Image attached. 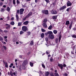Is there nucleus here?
Masks as SVG:
<instances>
[{
    "label": "nucleus",
    "mask_w": 76,
    "mask_h": 76,
    "mask_svg": "<svg viewBox=\"0 0 76 76\" xmlns=\"http://www.w3.org/2000/svg\"><path fill=\"white\" fill-rule=\"evenodd\" d=\"M3 61L4 64H5V65H6L7 64V62H6L4 61H3Z\"/></svg>",
    "instance_id": "33"
},
{
    "label": "nucleus",
    "mask_w": 76,
    "mask_h": 76,
    "mask_svg": "<svg viewBox=\"0 0 76 76\" xmlns=\"http://www.w3.org/2000/svg\"><path fill=\"white\" fill-rule=\"evenodd\" d=\"M22 68L23 69H26V67H25V66H23L22 67Z\"/></svg>",
    "instance_id": "51"
},
{
    "label": "nucleus",
    "mask_w": 76,
    "mask_h": 76,
    "mask_svg": "<svg viewBox=\"0 0 76 76\" xmlns=\"http://www.w3.org/2000/svg\"><path fill=\"white\" fill-rule=\"evenodd\" d=\"M72 24H71L69 27V29H71V28H72Z\"/></svg>",
    "instance_id": "42"
},
{
    "label": "nucleus",
    "mask_w": 76,
    "mask_h": 76,
    "mask_svg": "<svg viewBox=\"0 0 76 76\" xmlns=\"http://www.w3.org/2000/svg\"><path fill=\"white\" fill-rule=\"evenodd\" d=\"M28 18V17H27V16H26L23 19V20H26V18Z\"/></svg>",
    "instance_id": "38"
},
{
    "label": "nucleus",
    "mask_w": 76,
    "mask_h": 76,
    "mask_svg": "<svg viewBox=\"0 0 76 76\" xmlns=\"http://www.w3.org/2000/svg\"><path fill=\"white\" fill-rule=\"evenodd\" d=\"M72 38H76V35L75 34H73L72 35Z\"/></svg>",
    "instance_id": "28"
},
{
    "label": "nucleus",
    "mask_w": 76,
    "mask_h": 76,
    "mask_svg": "<svg viewBox=\"0 0 76 76\" xmlns=\"http://www.w3.org/2000/svg\"><path fill=\"white\" fill-rule=\"evenodd\" d=\"M3 39L2 38V37H0V41H1V42L3 43Z\"/></svg>",
    "instance_id": "21"
},
{
    "label": "nucleus",
    "mask_w": 76,
    "mask_h": 76,
    "mask_svg": "<svg viewBox=\"0 0 76 76\" xmlns=\"http://www.w3.org/2000/svg\"><path fill=\"white\" fill-rule=\"evenodd\" d=\"M3 61L4 64H5V65H6L7 64V62H6L4 61H3Z\"/></svg>",
    "instance_id": "32"
},
{
    "label": "nucleus",
    "mask_w": 76,
    "mask_h": 76,
    "mask_svg": "<svg viewBox=\"0 0 76 76\" xmlns=\"http://www.w3.org/2000/svg\"><path fill=\"white\" fill-rule=\"evenodd\" d=\"M28 64V61L27 60H25L23 62L22 66H25Z\"/></svg>",
    "instance_id": "3"
},
{
    "label": "nucleus",
    "mask_w": 76,
    "mask_h": 76,
    "mask_svg": "<svg viewBox=\"0 0 76 76\" xmlns=\"http://www.w3.org/2000/svg\"><path fill=\"white\" fill-rule=\"evenodd\" d=\"M17 4H20V1H19V0H17Z\"/></svg>",
    "instance_id": "37"
},
{
    "label": "nucleus",
    "mask_w": 76,
    "mask_h": 76,
    "mask_svg": "<svg viewBox=\"0 0 76 76\" xmlns=\"http://www.w3.org/2000/svg\"><path fill=\"white\" fill-rule=\"evenodd\" d=\"M48 34H49V35H52L53 34V32L51 31H49L48 32Z\"/></svg>",
    "instance_id": "16"
},
{
    "label": "nucleus",
    "mask_w": 76,
    "mask_h": 76,
    "mask_svg": "<svg viewBox=\"0 0 76 76\" xmlns=\"http://www.w3.org/2000/svg\"><path fill=\"white\" fill-rule=\"evenodd\" d=\"M42 66L43 68H45V65H44V64H42Z\"/></svg>",
    "instance_id": "47"
},
{
    "label": "nucleus",
    "mask_w": 76,
    "mask_h": 76,
    "mask_svg": "<svg viewBox=\"0 0 76 76\" xmlns=\"http://www.w3.org/2000/svg\"><path fill=\"white\" fill-rule=\"evenodd\" d=\"M58 66L59 67H61V70H63V65L62 64H58Z\"/></svg>",
    "instance_id": "8"
},
{
    "label": "nucleus",
    "mask_w": 76,
    "mask_h": 76,
    "mask_svg": "<svg viewBox=\"0 0 76 76\" xmlns=\"http://www.w3.org/2000/svg\"><path fill=\"white\" fill-rule=\"evenodd\" d=\"M50 60L51 62H52L53 61V59L52 58H51L50 59Z\"/></svg>",
    "instance_id": "64"
},
{
    "label": "nucleus",
    "mask_w": 76,
    "mask_h": 76,
    "mask_svg": "<svg viewBox=\"0 0 76 76\" xmlns=\"http://www.w3.org/2000/svg\"><path fill=\"white\" fill-rule=\"evenodd\" d=\"M48 29H50V30H51L52 29V26L50 25L49 26V28H48Z\"/></svg>",
    "instance_id": "27"
},
{
    "label": "nucleus",
    "mask_w": 76,
    "mask_h": 76,
    "mask_svg": "<svg viewBox=\"0 0 76 76\" xmlns=\"http://www.w3.org/2000/svg\"><path fill=\"white\" fill-rule=\"evenodd\" d=\"M30 65L31 67H33L34 66V63H32V62H30Z\"/></svg>",
    "instance_id": "22"
},
{
    "label": "nucleus",
    "mask_w": 76,
    "mask_h": 76,
    "mask_svg": "<svg viewBox=\"0 0 76 76\" xmlns=\"http://www.w3.org/2000/svg\"><path fill=\"white\" fill-rule=\"evenodd\" d=\"M32 15V12H30L27 15V17L29 18L30 16Z\"/></svg>",
    "instance_id": "11"
},
{
    "label": "nucleus",
    "mask_w": 76,
    "mask_h": 76,
    "mask_svg": "<svg viewBox=\"0 0 76 76\" xmlns=\"http://www.w3.org/2000/svg\"><path fill=\"white\" fill-rule=\"evenodd\" d=\"M7 11L9 12H10V9L9 7H7Z\"/></svg>",
    "instance_id": "20"
},
{
    "label": "nucleus",
    "mask_w": 76,
    "mask_h": 76,
    "mask_svg": "<svg viewBox=\"0 0 76 76\" xmlns=\"http://www.w3.org/2000/svg\"><path fill=\"white\" fill-rule=\"evenodd\" d=\"M5 66L6 67H7H7H8V65L7 64V65H5Z\"/></svg>",
    "instance_id": "60"
},
{
    "label": "nucleus",
    "mask_w": 76,
    "mask_h": 76,
    "mask_svg": "<svg viewBox=\"0 0 76 76\" xmlns=\"http://www.w3.org/2000/svg\"><path fill=\"white\" fill-rule=\"evenodd\" d=\"M13 42H15L16 41V38H14L13 39Z\"/></svg>",
    "instance_id": "36"
},
{
    "label": "nucleus",
    "mask_w": 76,
    "mask_h": 76,
    "mask_svg": "<svg viewBox=\"0 0 76 76\" xmlns=\"http://www.w3.org/2000/svg\"><path fill=\"white\" fill-rule=\"evenodd\" d=\"M52 6L53 7H54L55 6H56V3H53L52 4Z\"/></svg>",
    "instance_id": "30"
},
{
    "label": "nucleus",
    "mask_w": 76,
    "mask_h": 76,
    "mask_svg": "<svg viewBox=\"0 0 76 76\" xmlns=\"http://www.w3.org/2000/svg\"><path fill=\"white\" fill-rule=\"evenodd\" d=\"M69 9H70V8H67L66 9V11L67 12H69Z\"/></svg>",
    "instance_id": "59"
},
{
    "label": "nucleus",
    "mask_w": 76,
    "mask_h": 76,
    "mask_svg": "<svg viewBox=\"0 0 76 76\" xmlns=\"http://www.w3.org/2000/svg\"><path fill=\"white\" fill-rule=\"evenodd\" d=\"M46 53L47 54H49L50 53V51H49L48 50L46 51Z\"/></svg>",
    "instance_id": "35"
},
{
    "label": "nucleus",
    "mask_w": 76,
    "mask_h": 76,
    "mask_svg": "<svg viewBox=\"0 0 76 76\" xmlns=\"http://www.w3.org/2000/svg\"><path fill=\"white\" fill-rule=\"evenodd\" d=\"M51 12L52 14H54V15H56L57 13V12L55 10H52Z\"/></svg>",
    "instance_id": "6"
},
{
    "label": "nucleus",
    "mask_w": 76,
    "mask_h": 76,
    "mask_svg": "<svg viewBox=\"0 0 76 76\" xmlns=\"http://www.w3.org/2000/svg\"><path fill=\"white\" fill-rule=\"evenodd\" d=\"M4 8H2L1 9V12H4Z\"/></svg>",
    "instance_id": "48"
},
{
    "label": "nucleus",
    "mask_w": 76,
    "mask_h": 76,
    "mask_svg": "<svg viewBox=\"0 0 76 76\" xmlns=\"http://www.w3.org/2000/svg\"><path fill=\"white\" fill-rule=\"evenodd\" d=\"M17 14H19V10H17L16 14H17Z\"/></svg>",
    "instance_id": "49"
},
{
    "label": "nucleus",
    "mask_w": 76,
    "mask_h": 76,
    "mask_svg": "<svg viewBox=\"0 0 76 76\" xmlns=\"http://www.w3.org/2000/svg\"><path fill=\"white\" fill-rule=\"evenodd\" d=\"M47 19H44V20L43 21V23H47Z\"/></svg>",
    "instance_id": "23"
},
{
    "label": "nucleus",
    "mask_w": 76,
    "mask_h": 76,
    "mask_svg": "<svg viewBox=\"0 0 76 76\" xmlns=\"http://www.w3.org/2000/svg\"><path fill=\"white\" fill-rule=\"evenodd\" d=\"M5 26H7L6 27V29H10V25L8 24H6Z\"/></svg>",
    "instance_id": "7"
},
{
    "label": "nucleus",
    "mask_w": 76,
    "mask_h": 76,
    "mask_svg": "<svg viewBox=\"0 0 76 76\" xmlns=\"http://www.w3.org/2000/svg\"><path fill=\"white\" fill-rule=\"evenodd\" d=\"M3 3L2 2L0 3V6H3Z\"/></svg>",
    "instance_id": "52"
},
{
    "label": "nucleus",
    "mask_w": 76,
    "mask_h": 76,
    "mask_svg": "<svg viewBox=\"0 0 76 76\" xmlns=\"http://www.w3.org/2000/svg\"><path fill=\"white\" fill-rule=\"evenodd\" d=\"M16 20H17V21H18V20L19 19V16L17 14L16 15Z\"/></svg>",
    "instance_id": "17"
},
{
    "label": "nucleus",
    "mask_w": 76,
    "mask_h": 76,
    "mask_svg": "<svg viewBox=\"0 0 76 76\" xmlns=\"http://www.w3.org/2000/svg\"><path fill=\"white\" fill-rule=\"evenodd\" d=\"M63 66H64V67H66V65L65 64H64Z\"/></svg>",
    "instance_id": "61"
},
{
    "label": "nucleus",
    "mask_w": 76,
    "mask_h": 76,
    "mask_svg": "<svg viewBox=\"0 0 76 76\" xmlns=\"http://www.w3.org/2000/svg\"><path fill=\"white\" fill-rule=\"evenodd\" d=\"M11 20H14V17L12 18H11Z\"/></svg>",
    "instance_id": "62"
},
{
    "label": "nucleus",
    "mask_w": 76,
    "mask_h": 76,
    "mask_svg": "<svg viewBox=\"0 0 76 76\" xmlns=\"http://www.w3.org/2000/svg\"><path fill=\"white\" fill-rule=\"evenodd\" d=\"M30 45H34V41L32 40L31 41L30 44Z\"/></svg>",
    "instance_id": "18"
},
{
    "label": "nucleus",
    "mask_w": 76,
    "mask_h": 76,
    "mask_svg": "<svg viewBox=\"0 0 76 76\" xmlns=\"http://www.w3.org/2000/svg\"><path fill=\"white\" fill-rule=\"evenodd\" d=\"M50 76H54V74L53 73H51V74H50Z\"/></svg>",
    "instance_id": "58"
},
{
    "label": "nucleus",
    "mask_w": 76,
    "mask_h": 76,
    "mask_svg": "<svg viewBox=\"0 0 76 76\" xmlns=\"http://www.w3.org/2000/svg\"><path fill=\"white\" fill-rule=\"evenodd\" d=\"M22 29L23 31L26 32L27 30V27L26 26H23L22 27Z\"/></svg>",
    "instance_id": "4"
},
{
    "label": "nucleus",
    "mask_w": 76,
    "mask_h": 76,
    "mask_svg": "<svg viewBox=\"0 0 76 76\" xmlns=\"http://www.w3.org/2000/svg\"><path fill=\"white\" fill-rule=\"evenodd\" d=\"M65 8H66V6H63V7H61L59 8V10H62L64 9H65Z\"/></svg>",
    "instance_id": "9"
},
{
    "label": "nucleus",
    "mask_w": 76,
    "mask_h": 76,
    "mask_svg": "<svg viewBox=\"0 0 76 76\" xmlns=\"http://www.w3.org/2000/svg\"><path fill=\"white\" fill-rule=\"evenodd\" d=\"M28 23L29 21H26L23 23V24L24 25H26L27 24H28Z\"/></svg>",
    "instance_id": "13"
},
{
    "label": "nucleus",
    "mask_w": 76,
    "mask_h": 76,
    "mask_svg": "<svg viewBox=\"0 0 76 76\" xmlns=\"http://www.w3.org/2000/svg\"><path fill=\"white\" fill-rule=\"evenodd\" d=\"M45 39L46 41H48V38H47V37L45 38Z\"/></svg>",
    "instance_id": "53"
},
{
    "label": "nucleus",
    "mask_w": 76,
    "mask_h": 76,
    "mask_svg": "<svg viewBox=\"0 0 76 76\" xmlns=\"http://www.w3.org/2000/svg\"><path fill=\"white\" fill-rule=\"evenodd\" d=\"M42 12L43 14H45V15H48V10H42Z\"/></svg>",
    "instance_id": "1"
},
{
    "label": "nucleus",
    "mask_w": 76,
    "mask_h": 76,
    "mask_svg": "<svg viewBox=\"0 0 76 76\" xmlns=\"http://www.w3.org/2000/svg\"><path fill=\"white\" fill-rule=\"evenodd\" d=\"M23 34V32L22 31H21L20 32V35H22V34Z\"/></svg>",
    "instance_id": "45"
},
{
    "label": "nucleus",
    "mask_w": 76,
    "mask_h": 76,
    "mask_svg": "<svg viewBox=\"0 0 76 76\" xmlns=\"http://www.w3.org/2000/svg\"><path fill=\"white\" fill-rule=\"evenodd\" d=\"M49 37L51 39H54V35L53 34H49Z\"/></svg>",
    "instance_id": "2"
},
{
    "label": "nucleus",
    "mask_w": 76,
    "mask_h": 76,
    "mask_svg": "<svg viewBox=\"0 0 76 76\" xmlns=\"http://www.w3.org/2000/svg\"><path fill=\"white\" fill-rule=\"evenodd\" d=\"M41 38H43L44 37V33H42L41 35Z\"/></svg>",
    "instance_id": "19"
},
{
    "label": "nucleus",
    "mask_w": 76,
    "mask_h": 76,
    "mask_svg": "<svg viewBox=\"0 0 76 76\" xmlns=\"http://www.w3.org/2000/svg\"><path fill=\"white\" fill-rule=\"evenodd\" d=\"M58 38H56L55 39V41L57 43H58Z\"/></svg>",
    "instance_id": "43"
},
{
    "label": "nucleus",
    "mask_w": 76,
    "mask_h": 76,
    "mask_svg": "<svg viewBox=\"0 0 76 76\" xmlns=\"http://www.w3.org/2000/svg\"><path fill=\"white\" fill-rule=\"evenodd\" d=\"M61 37L60 36L58 38V42H60V39H61Z\"/></svg>",
    "instance_id": "29"
},
{
    "label": "nucleus",
    "mask_w": 76,
    "mask_h": 76,
    "mask_svg": "<svg viewBox=\"0 0 76 76\" xmlns=\"http://www.w3.org/2000/svg\"><path fill=\"white\" fill-rule=\"evenodd\" d=\"M49 73L48 72H47L45 73L46 76H48L49 75Z\"/></svg>",
    "instance_id": "24"
},
{
    "label": "nucleus",
    "mask_w": 76,
    "mask_h": 76,
    "mask_svg": "<svg viewBox=\"0 0 76 76\" xmlns=\"http://www.w3.org/2000/svg\"><path fill=\"white\" fill-rule=\"evenodd\" d=\"M42 25L43 27H44V28H47V24H46V23H43Z\"/></svg>",
    "instance_id": "12"
},
{
    "label": "nucleus",
    "mask_w": 76,
    "mask_h": 76,
    "mask_svg": "<svg viewBox=\"0 0 76 76\" xmlns=\"http://www.w3.org/2000/svg\"><path fill=\"white\" fill-rule=\"evenodd\" d=\"M13 4L14 5H15L16 4V2H15V0H13Z\"/></svg>",
    "instance_id": "34"
},
{
    "label": "nucleus",
    "mask_w": 76,
    "mask_h": 76,
    "mask_svg": "<svg viewBox=\"0 0 76 76\" xmlns=\"http://www.w3.org/2000/svg\"><path fill=\"white\" fill-rule=\"evenodd\" d=\"M7 20H10V17H9V16H8L7 17Z\"/></svg>",
    "instance_id": "57"
},
{
    "label": "nucleus",
    "mask_w": 76,
    "mask_h": 76,
    "mask_svg": "<svg viewBox=\"0 0 76 76\" xmlns=\"http://www.w3.org/2000/svg\"><path fill=\"white\" fill-rule=\"evenodd\" d=\"M65 24L66 25H69V24H70V22L69 20H67L66 21Z\"/></svg>",
    "instance_id": "15"
},
{
    "label": "nucleus",
    "mask_w": 76,
    "mask_h": 76,
    "mask_svg": "<svg viewBox=\"0 0 76 76\" xmlns=\"http://www.w3.org/2000/svg\"><path fill=\"white\" fill-rule=\"evenodd\" d=\"M10 24L12 25H15V22L13 21H12L11 22Z\"/></svg>",
    "instance_id": "31"
},
{
    "label": "nucleus",
    "mask_w": 76,
    "mask_h": 76,
    "mask_svg": "<svg viewBox=\"0 0 76 76\" xmlns=\"http://www.w3.org/2000/svg\"><path fill=\"white\" fill-rule=\"evenodd\" d=\"M0 32H3V30L1 29V28H0Z\"/></svg>",
    "instance_id": "63"
},
{
    "label": "nucleus",
    "mask_w": 76,
    "mask_h": 76,
    "mask_svg": "<svg viewBox=\"0 0 76 76\" xmlns=\"http://www.w3.org/2000/svg\"><path fill=\"white\" fill-rule=\"evenodd\" d=\"M24 11V9L21 8L20 10V15H22L23 12Z\"/></svg>",
    "instance_id": "5"
},
{
    "label": "nucleus",
    "mask_w": 76,
    "mask_h": 76,
    "mask_svg": "<svg viewBox=\"0 0 76 76\" xmlns=\"http://www.w3.org/2000/svg\"><path fill=\"white\" fill-rule=\"evenodd\" d=\"M41 30L42 32H45V30H44V29L43 28H41Z\"/></svg>",
    "instance_id": "39"
},
{
    "label": "nucleus",
    "mask_w": 76,
    "mask_h": 76,
    "mask_svg": "<svg viewBox=\"0 0 76 76\" xmlns=\"http://www.w3.org/2000/svg\"><path fill=\"white\" fill-rule=\"evenodd\" d=\"M41 74V75H43V73H42V72H41V71H40L39 72Z\"/></svg>",
    "instance_id": "55"
},
{
    "label": "nucleus",
    "mask_w": 76,
    "mask_h": 76,
    "mask_svg": "<svg viewBox=\"0 0 76 76\" xmlns=\"http://www.w3.org/2000/svg\"><path fill=\"white\" fill-rule=\"evenodd\" d=\"M57 15H55L54 16H53L52 17V18L53 19H54V20H55L56 19H57Z\"/></svg>",
    "instance_id": "14"
},
{
    "label": "nucleus",
    "mask_w": 76,
    "mask_h": 76,
    "mask_svg": "<svg viewBox=\"0 0 76 76\" xmlns=\"http://www.w3.org/2000/svg\"><path fill=\"white\" fill-rule=\"evenodd\" d=\"M54 34H56L57 33V31L56 30H54L53 31Z\"/></svg>",
    "instance_id": "25"
},
{
    "label": "nucleus",
    "mask_w": 76,
    "mask_h": 76,
    "mask_svg": "<svg viewBox=\"0 0 76 76\" xmlns=\"http://www.w3.org/2000/svg\"><path fill=\"white\" fill-rule=\"evenodd\" d=\"M22 6L23 7H26V6L25 5H23V4H22Z\"/></svg>",
    "instance_id": "56"
},
{
    "label": "nucleus",
    "mask_w": 76,
    "mask_h": 76,
    "mask_svg": "<svg viewBox=\"0 0 76 76\" xmlns=\"http://www.w3.org/2000/svg\"><path fill=\"white\" fill-rule=\"evenodd\" d=\"M64 76H68V74H67V73H65L64 74Z\"/></svg>",
    "instance_id": "40"
},
{
    "label": "nucleus",
    "mask_w": 76,
    "mask_h": 76,
    "mask_svg": "<svg viewBox=\"0 0 76 76\" xmlns=\"http://www.w3.org/2000/svg\"><path fill=\"white\" fill-rule=\"evenodd\" d=\"M67 6H72V4L71 3L70 1H68L67 4Z\"/></svg>",
    "instance_id": "10"
},
{
    "label": "nucleus",
    "mask_w": 76,
    "mask_h": 76,
    "mask_svg": "<svg viewBox=\"0 0 76 76\" xmlns=\"http://www.w3.org/2000/svg\"><path fill=\"white\" fill-rule=\"evenodd\" d=\"M54 75L55 76H59V75L57 72H56L54 73Z\"/></svg>",
    "instance_id": "26"
},
{
    "label": "nucleus",
    "mask_w": 76,
    "mask_h": 76,
    "mask_svg": "<svg viewBox=\"0 0 76 76\" xmlns=\"http://www.w3.org/2000/svg\"><path fill=\"white\" fill-rule=\"evenodd\" d=\"M3 48H4V49L6 50V49H7V48H6V46H3Z\"/></svg>",
    "instance_id": "50"
},
{
    "label": "nucleus",
    "mask_w": 76,
    "mask_h": 76,
    "mask_svg": "<svg viewBox=\"0 0 76 76\" xmlns=\"http://www.w3.org/2000/svg\"><path fill=\"white\" fill-rule=\"evenodd\" d=\"M22 25V23H18V26H20Z\"/></svg>",
    "instance_id": "44"
},
{
    "label": "nucleus",
    "mask_w": 76,
    "mask_h": 76,
    "mask_svg": "<svg viewBox=\"0 0 76 76\" xmlns=\"http://www.w3.org/2000/svg\"><path fill=\"white\" fill-rule=\"evenodd\" d=\"M45 1H46L47 3H50V1L49 0H45Z\"/></svg>",
    "instance_id": "41"
},
{
    "label": "nucleus",
    "mask_w": 76,
    "mask_h": 76,
    "mask_svg": "<svg viewBox=\"0 0 76 76\" xmlns=\"http://www.w3.org/2000/svg\"><path fill=\"white\" fill-rule=\"evenodd\" d=\"M10 74L11 75V76H13V73L12 72H10Z\"/></svg>",
    "instance_id": "46"
},
{
    "label": "nucleus",
    "mask_w": 76,
    "mask_h": 76,
    "mask_svg": "<svg viewBox=\"0 0 76 76\" xmlns=\"http://www.w3.org/2000/svg\"><path fill=\"white\" fill-rule=\"evenodd\" d=\"M4 32H5V33H7V32H9V31H7V30H4Z\"/></svg>",
    "instance_id": "54"
}]
</instances>
